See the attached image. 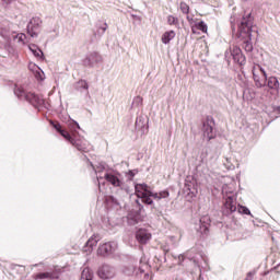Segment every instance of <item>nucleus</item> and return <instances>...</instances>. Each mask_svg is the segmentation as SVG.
Returning a JSON list of instances; mask_svg holds the SVG:
<instances>
[{
  "instance_id": "f257e3e1",
  "label": "nucleus",
  "mask_w": 280,
  "mask_h": 280,
  "mask_svg": "<svg viewBox=\"0 0 280 280\" xmlns=\"http://www.w3.org/2000/svg\"><path fill=\"white\" fill-rule=\"evenodd\" d=\"M252 73L257 89H264L266 86V80H268L266 70L259 65H254Z\"/></svg>"
},
{
  "instance_id": "f03ea898",
  "label": "nucleus",
  "mask_w": 280,
  "mask_h": 280,
  "mask_svg": "<svg viewBox=\"0 0 280 280\" xmlns=\"http://www.w3.org/2000/svg\"><path fill=\"white\" fill-rule=\"evenodd\" d=\"M135 191L137 198H141L144 205H154V200L150 198V194L152 192L150 186L147 184H136Z\"/></svg>"
},
{
  "instance_id": "7ed1b4c3",
  "label": "nucleus",
  "mask_w": 280,
  "mask_h": 280,
  "mask_svg": "<svg viewBox=\"0 0 280 280\" xmlns=\"http://www.w3.org/2000/svg\"><path fill=\"white\" fill-rule=\"evenodd\" d=\"M238 37L243 40H253V22L244 20L238 27Z\"/></svg>"
},
{
  "instance_id": "20e7f679",
  "label": "nucleus",
  "mask_w": 280,
  "mask_h": 280,
  "mask_svg": "<svg viewBox=\"0 0 280 280\" xmlns=\"http://www.w3.org/2000/svg\"><path fill=\"white\" fill-rule=\"evenodd\" d=\"M213 126H215V122L213 121V118H207L203 122V139L206 141H211V139H215V133L213 132Z\"/></svg>"
},
{
  "instance_id": "39448f33",
  "label": "nucleus",
  "mask_w": 280,
  "mask_h": 280,
  "mask_svg": "<svg viewBox=\"0 0 280 280\" xmlns=\"http://www.w3.org/2000/svg\"><path fill=\"white\" fill-rule=\"evenodd\" d=\"M40 18H32L28 25H27V34H30V36L32 38H34L35 36H38V33L36 32V30H38V27H40Z\"/></svg>"
},
{
  "instance_id": "423d86ee",
  "label": "nucleus",
  "mask_w": 280,
  "mask_h": 280,
  "mask_svg": "<svg viewBox=\"0 0 280 280\" xmlns=\"http://www.w3.org/2000/svg\"><path fill=\"white\" fill-rule=\"evenodd\" d=\"M136 240L139 244H147L152 240V233L145 229H140L136 232Z\"/></svg>"
},
{
  "instance_id": "0eeeda50",
  "label": "nucleus",
  "mask_w": 280,
  "mask_h": 280,
  "mask_svg": "<svg viewBox=\"0 0 280 280\" xmlns=\"http://www.w3.org/2000/svg\"><path fill=\"white\" fill-rule=\"evenodd\" d=\"M98 277L103 280L113 279V277H115V269L108 265H105L98 269Z\"/></svg>"
},
{
  "instance_id": "6e6552de",
  "label": "nucleus",
  "mask_w": 280,
  "mask_h": 280,
  "mask_svg": "<svg viewBox=\"0 0 280 280\" xmlns=\"http://www.w3.org/2000/svg\"><path fill=\"white\" fill-rule=\"evenodd\" d=\"M231 56L233 57L234 61L238 65H244V62H246V58L242 54V49L237 46L232 47Z\"/></svg>"
},
{
  "instance_id": "1a4fd4ad",
  "label": "nucleus",
  "mask_w": 280,
  "mask_h": 280,
  "mask_svg": "<svg viewBox=\"0 0 280 280\" xmlns=\"http://www.w3.org/2000/svg\"><path fill=\"white\" fill-rule=\"evenodd\" d=\"M113 250H115L113 243H105L98 247L97 255H101V257H106V255H110Z\"/></svg>"
},
{
  "instance_id": "9d476101",
  "label": "nucleus",
  "mask_w": 280,
  "mask_h": 280,
  "mask_svg": "<svg viewBox=\"0 0 280 280\" xmlns=\"http://www.w3.org/2000/svg\"><path fill=\"white\" fill-rule=\"evenodd\" d=\"M266 86H268V89H270V91L279 92V89H280L279 79H277V77L267 78Z\"/></svg>"
},
{
  "instance_id": "9b49d317",
  "label": "nucleus",
  "mask_w": 280,
  "mask_h": 280,
  "mask_svg": "<svg viewBox=\"0 0 280 280\" xmlns=\"http://www.w3.org/2000/svg\"><path fill=\"white\" fill-rule=\"evenodd\" d=\"M209 222H211L209 217H202L200 219L199 233H201V235H209Z\"/></svg>"
},
{
  "instance_id": "f8f14e48",
  "label": "nucleus",
  "mask_w": 280,
  "mask_h": 280,
  "mask_svg": "<svg viewBox=\"0 0 280 280\" xmlns=\"http://www.w3.org/2000/svg\"><path fill=\"white\" fill-rule=\"evenodd\" d=\"M60 135H61V137H63V139H67V141L71 142L72 145H75V148H78V150H81L82 152H84V148L82 147L80 141H75L73 138H71V135H69V132L61 130Z\"/></svg>"
},
{
  "instance_id": "ddd939ff",
  "label": "nucleus",
  "mask_w": 280,
  "mask_h": 280,
  "mask_svg": "<svg viewBox=\"0 0 280 280\" xmlns=\"http://www.w3.org/2000/svg\"><path fill=\"white\" fill-rule=\"evenodd\" d=\"M105 179L107 180V183H110L113 187H121V180L117 175L107 173L105 174Z\"/></svg>"
},
{
  "instance_id": "4468645a",
  "label": "nucleus",
  "mask_w": 280,
  "mask_h": 280,
  "mask_svg": "<svg viewBox=\"0 0 280 280\" xmlns=\"http://www.w3.org/2000/svg\"><path fill=\"white\" fill-rule=\"evenodd\" d=\"M174 38H176V32L174 31H167L162 35V43L163 45H170V43H172V40H174Z\"/></svg>"
},
{
  "instance_id": "2eb2a0df",
  "label": "nucleus",
  "mask_w": 280,
  "mask_h": 280,
  "mask_svg": "<svg viewBox=\"0 0 280 280\" xmlns=\"http://www.w3.org/2000/svg\"><path fill=\"white\" fill-rule=\"evenodd\" d=\"M225 208L229 209L231 213H235V211H237V202L235 201V198L228 197L225 199Z\"/></svg>"
},
{
  "instance_id": "dca6fc26",
  "label": "nucleus",
  "mask_w": 280,
  "mask_h": 280,
  "mask_svg": "<svg viewBox=\"0 0 280 280\" xmlns=\"http://www.w3.org/2000/svg\"><path fill=\"white\" fill-rule=\"evenodd\" d=\"M97 242H100L98 235H93L89 238V241L86 242V247L90 248V253L91 250H93V248H95V246H97Z\"/></svg>"
},
{
  "instance_id": "f3484780",
  "label": "nucleus",
  "mask_w": 280,
  "mask_h": 280,
  "mask_svg": "<svg viewBox=\"0 0 280 280\" xmlns=\"http://www.w3.org/2000/svg\"><path fill=\"white\" fill-rule=\"evenodd\" d=\"M56 273L54 272H43V273H37L34 276L35 280H43V279H56Z\"/></svg>"
},
{
  "instance_id": "a211bd4d",
  "label": "nucleus",
  "mask_w": 280,
  "mask_h": 280,
  "mask_svg": "<svg viewBox=\"0 0 280 280\" xmlns=\"http://www.w3.org/2000/svg\"><path fill=\"white\" fill-rule=\"evenodd\" d=\"M194 30H199L203 34H207L209 26H207V23H205V21H201V22L195 23Z\"/></svg>"
},
{
  "instance_id": "6ab92c4d",
  "label": "nucleus",
  "mask_w": 280,
  "mask_h": 280,
  "mask_svg": "<svg viewBox=\"0 0 280 280\" xmlns=\"http://www.w3.org/2000/svg\"><path fill=\"white\" fill-rule=\"evenodd\" d=\"M81 280H93V271L89 268H84L81 273Z\"/></svg>"
},
{
  "instance_id": "aec40b11",
  "label": "nucleus",
  "mask_w": 280,
  "mask_h": 280,
  "mask_svg": "<svg viewBox=\"0 0 280 280\" xmlns=\"http://www.w3.org/2000/svg\"><path fill=\"white\" fill-rule=\"evenodd\" d=\"M185 189L186 191H188V194H191L192 198H196V196L198 195V188H191V185L189 184L185 185Z\"/></svg>"
},
{
  "instance_id": "412c9836",
  "label": "nucleus",
  "mask_w": 280,
  "mask_h": 280,
  "mask_svg": "<svg viewBox=\"0 0 280 280\" xmlns=\"http://www.w3.org/2000/svg\"><path fill=\"white\" fill-rule=\"evenodd\" d=\"M18 43L25 45L27 43V36L23 33L16 35Z\"/></svg>"
},
{
  "instance_id": "4be33fe9",
  "label": "nucleus",
  "mask_w": 280,
  "mask_h": 280,
  "mask_svg": "<svg viewBox=\"0 0 280 280\" xmlns=\"http://www.w3.org/2000/svg\"><path fill=\"white\" fill-rule=\"evenodd\" d=\"M0 35L10 38V27H0Z\"/></svg>"
},
{
  "instance_id": "5701e85b",
  "label": "nucleus",
  "mask_w": 280,
  "mask_h": 280,
  "mask_svg": "<svg viewBox=\"0 0 280 280\" xmlns=\"http://www.w3.org/2000/svg\"><path fill=\"white\" fill-rule=\"evenodd\" d=\"M167 23H168V25H178V18H176L174 15H168Z\"/></svg>"
},
{
  "instance_id": "b1692460",
  "label": "nucleus",
  "mask_w": 280,
  "mask_h": 280,
  "mask_svg": "<svg viewBox=\"0 0 280 280\" xmlns=\"http://www.w3.org/2000/svg\"><path fill=\"white\" fill-rule=\"evenodd\" d=\"M179 8L184 14H189V5L187 3L180 2Z\"/></svg>"
},
{
  "instance_id": "393cba45",
  "label": "nucleus",
  "mask_w": 280,
  "mask_h": 280,
  "mask_svg": "<svg viewBox=\"0 0 280 280\" xmlns=\"http://www.w3.org/2000/svg\"><path fill=\"white\" fill-rule=\"evenodd\" d=\"M238 213H243L244 215H250V210L244 206H238Z\"/></svg>"
},
{
  "instance_id": "a878e982",
  "label": "nucleus",
  "mask_w": 280,
  "mask_h": 280,
  "mask_svg": "<svg viewBox=\"0 0 280 280\" xmlns=\"http://www.w3.org/2000/svg\"><path fill=\"white\" fill-rule=\"evenodd\" d=\"M244 49L245 51H253V43H250V39H245Z\"/></svg>"
},
{
  "instance_id": "bb28decb",
  "label": "nucleus",
  "mask_w": 280,
  "mask_h": 280,
  "mask_svg": "<svg viewBox=\"0 0 280 280\" xmlns=\"http://www.w3.org/2000/svg\"><path fill=\"white\" fill-rule=\"evenodd\" d=\"M158 196L160 197V200H163L165 198H170V191L162 190V191L158 192Z\"/></svg>"
},
{
  "instance_id": "cd10ccee",
  "label": "nucleus",
  "mask_w": 280,
  "mask_h": 280,
  "mask_svg": "<svg viewBox=\"0 0 280 280\" xmlns=\"http://www.w3.org/2000/svg\"><path fill=\"white\" fill-rule=\"evenodd\" d=\"M31 51L36 56V58H40L43 56V51L40 49H34L32 46L28 47Z\"/></svg>"
},
{
  "instance_id": "c85d7f7f",
  "label": "nucleus",
  "mask_w": 280,
  "mask_h": 280,
  "mask_svg": "<svg viewBox=\"0 0 280 280\" xmlns=\"http://www.w3.org/2000/svg\"><path fill=\"white\" fill-rule=\"evenodd\" d=\"M187 21H188V23H189V25L191 27L192 34H196V30L194 28L195 25H196V23H194V18L187 16Z\"/></svg>"
},
{
  "instance_id": "c756f323",
  "label": "nucleus",
  "mask_w": 280,
  "mask_h": 280,
  "mask_svg": "<svg viewBox=\"0 0 280 280\" xmlns=\"http://www.w3.org/2000/svg\"><path fill=\"white\" fill-rule=\"evenodd\" d=\"M149 198H153L154 200H161V197H159L158 192H150Z\"/></svg>"
},
{
  "instance_id": "7c9ffc66",
  "label": "nucleus",
  "mask_w": 280,
  "mask_h": 280,
  "mask_svg": "<svg viewBox=\"0 0 280 280\" xmlns=\"http://www.w3.org/2000/svg\"><path fill=\"white\" fill-rule=\"evenodd\" d=\"M255 277V271H249L245 278V280H253V278Z\"/></svg>"
},
{
  "instance_id": "2f4dec72",
  "label": "nucleus",
  "mask_w": 280,
  "mask_h": 280,
  "mask_svg": "<svg viewBox=\"0 0 280 280\" xmlns=\"http://www.w3.org/2000/svg\"><path fill=\"white\" fill-rule=\"evenodd\" d=\"M54 128L56 129L57 132H62V127L60 126V124L54 125Z\"/></svg>"
},
{
  "instance_id": "473e14b6",
  "label": "nucleus",
  "mask_w": 280,
  "mask_h": 280,
  "mask_svg": "<svg viewBox=\"0 0 280 280\" xmlns=\"http://www.w3.org/2000/svg\"><path fill=\"white\" fill-rule=\"evenodd\" d=\"M2 1H3V3L9 4V3H12L13 0H2Z\"/></svg>"
},
{
  "instance_id": "72a5a7b5",
  "label": "nucleus",
  "mask_w": 280,
  "mask_h": 280,
  "mask_svg": "<svg viewBox=\"0 0 280 280\" xmlns=\"http://www.w3.org/2000/svg\"><path fill=\"white\" fill-rule=\"evenodd\" d=\"M103 31H104V32H106V27H105V28H103Z\"/></svg>"
},
{
  "instance_id": "f704fd0d",
  "label": "nucleus",
  "mask_w": 280,
  "mask_h": 280,
  "mask_svg": "<svg viewBox=\"0 0 280 280\" xmlns=\"http://www.w3.org/2000/svg\"><path fill=\"white\" fill-rule=\"evenodd\" d=\"M136 202H137V205H139V200H137Z\"/></svg>"
},
{
  "instance_id": "c9c22d12",
  "label": "nucleus",
  "mask_w": 280,
  "mask_h": 280,
  "mask_svg": "<svg viewBox=\"0 0 280 280\" xmlns=\"http://www.w3.org/2000/svg\"><path fill=\"white\" fill-rule=\"evenodd\" d=\"M242 1H248V0H242Z\"/></svg>"
}]
</instances>
